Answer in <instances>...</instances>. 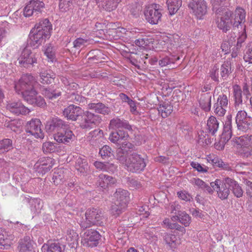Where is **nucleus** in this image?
<instances>
[{
	"instance_id": "a18cd8bd",
	"label": "nucleus",
	"mask_w": 252,
	"mask_h": 252,
	"mask_svg": "<svg viewBox=\"0 0 252 252\" xmlns=\"http://www.w3.org/2000/svg\"><path fill=\"white\" fill-rule=\"evenodd\" d=\"M98 2H102L106 10L111 11L116 8L121 0H96Z\"/></svg>"
},
{
	"instance_id": "aec40b11",
	"label": "nucleus",
	"mask_w": 252,
	"mask_h": 252,
	"mask_svg": "<svg viewBox=\"0 0 252 252\" xmlns=\"http://www.w3.org/2000/svg\"><path fill=\"white\" fill-rule=\"evenodd\" d=\"M6 108L11 113L17 115H26L30 112L29 109L20 101L8 102L6 105Z\"/></svg>"
},
{
	"instance_id": "cd10ccee",
	"label": "nucleus",
	"mask_w": 252,
	"mask_h": 252,
	"mask_svg": "<svg viewBox=\"0 0 252 252\" xmlns=\"http://www.w3.org/2000/svg\"><path fill=\"white\" fill-rule=\"evenodd\" d=\"M148 55L146 53L142 52L140 51H138L136 53L131 52L130 53L129 57V59L130 63L135 66H138V63H141L144 62L146 63L145 60L148 58Z\"/></svg>"
},
{
	"instance_id": "3c124183",
	"label": "nucleus",
	"mask_w": 252,
	"mask_h": 252,
	"mask_svg": "<svg viewBox=\"0 0 252 252\" xmlns=\"http://www.w3.org/2000/svg\"><path fill=\"white\" fill-rule=\"evenodd\" d=\"M89 60L90 61H100L105 60L106 56L104 55L99 50H93L90 52Z\"/></svg>"
},
{
	"instance_id": "f03ea898",
	"label": "nucleus",
	"mask_w": 252,
	"mask_h": 252,
	"mask_svg": "<svg viewBox=\"0 0 252 252\" xmlns=\"http://www.w3.org/2000/svg\"><path fill=\"white\" fill-rule=\"evenodd\" d=\"M242 148L239 153L243 158L252 156V135L246 134L235 138L234 141Z\"/></svg>"
},
{
	"instance_id": "bf43d9fd",
	"label": "nucleus",
	"mask_w": 252,
	"mask_h": 252,
	"mask_svg": "<svg viewBox=\"0 0 252 252\" xmlns=\"http://www.w3.org/2000/svg\"><path fill=\"white\" fill-rule=\"evenodd\" d=\"M246 27V26H244V28H243L242 31L241 32H240V34L237 39V44L236 46L237 50L240 49V48L242 46V44L245 42V41L247 38Z\"/></svg>"
},
{
	"instance_id": "c85d7f7f",
	"label": "nucleus",
	"mask_w": 252,
	"mask_h": 252,
	"mask_svg": "<svg viewBox=\"0 0 252 252\" xmlns=\"http://www.w3.org/2000/svg\"><path fill=\"white\" fill-rule=\"evenodd\" d=\"M212 94L210 93H202L199 99L200 107L205 111H210L211 107Z\"/></svg>"
},
{
	"instance_id": "a211bd4d",
	"label": "nucleus",
	"mask_w": 252,
	"mask_h": 252,
	"mask_svg": "<svg viewBox=\"0 0 252 252\" xmlns=\"http://www.w3.org/2000/svg\"><path fill=\"white\" fill-rule=\"evenodd\" d=\"M34 243L29 236L20 239L17 249L19 252H35Z\"/></svg>"
},
{
	"instance_id": "1a4fd4ad",
	"label": "nucleus",
	"mask_w": 252,
	"mask_h": 252,
	"mask_svg": "<svg viewBox=\"0 0 252 252\" xmlns=\"http://www.w3.org/2000/svg\"><path fill=\"white\" fill-rule=\"evenodd\" d=\"M82 119L80 122V126L83 129H90L94 126L97 125L101 122V118L98 115H95L89 111H83Z\"/></svg>"
},
{
	"instance_id": "6e6d98bb",
	"label": "nucleus",
	"mask_w": 252,
	"mask_h": 252,
	"mask_svg": "<svg viewBox=\"0 0 252 252\" xmlns=\"http://www.w3.org/2000/svg\"><path fill=\"white\" fill-rule=\"evenodd\" d=\"M99 153L101 157L104 159H107L113 156V151H112V149L107 145L103 146L100 149Z\"/></svg>"
},
{
	"instance_id": "052dcab7",
	"label": "nucleus",
	"mask_w": 252,
	"mask_h": 252,
	"mask_svg": "<svg viewBox=\"0 0 252 252\" xmlns=\"http://www.w3.org/2000/svg\"><path fill=\"white\" fill-rule=\"evenodd\" d=\"M243 59L246 62L249 63H252V43L250 42L248 44L245 53H244Z\"/></svg>"
},
{
	"instance_id": "4468645a",
	"label": "nucleus",
	"mask_w": 252,
	"mask_h": 252,
	"mask_svg": "<svg viewBox=\"0 0 252 252\" xmlns=\"http://www.w3.org/2000/svg\"><path fill=\"white\" fill-rule=\"evenodd\" d=\"M189 6L199 19H201L207 13V4L205 0H192Z\"/></svg>"
},
{
	"instance_id": "5701e85b",
	"label": "nucleus",
	"mask_w": 252,
	"mask_h": 252,
	"mask_svg": "<svg viewBox=\"0 0 252 252\" xmlns=\"http://www.w3.org/2000/svg\"><path fill=\"white\" fill-rule=\"evenodd\" d=\"M74 136V135L72 131L69 129L68 127L58 132L55 135L54 139L58 143L66 144L71 141Z\"/></svg>"
},
{
	"instance_id": "13d9d810",
	"label": "nucleus",
	"mask_w": 252,
	"mask_h": 252,
	"mask_svg": "<svg viewBox=\"0 0 252 252\" xmlns=\"http://www.w3.org/2000/svg\"><path fill=\"white\" fill-rule=\"evenodd\" d=\"M60 79L66 87L67 90H76L78 87L77 84L72 82L71 80H69V79L65 76H61Z\"/></svg>"
},
{
	"instance_id": "412c9836",
	"label": "nucleus",
	"mask_w": 252,
	"mask_h": 252,
	"mask_svg": "<svg viewBox=\"0 0 252 252\" xmlns=\"http://www.w3.org/2000/svg\"><path fill=\"white\" fill-rule=\"evenodd\" d=\"M109 127L113 129H125L129 131L132 130L131 126L127 121L119 117L114 118L110 121Z\"/></svg>"
},
{
	"instance_id": "c9c22d12",
	"label": "nucleus",
	"mask_w": 252,
	"mask_h": 252,
	"mask_svg": "<svg viewBox=\"0 0 252 252\" xmlns=\"http://www.w3.org/2000/svg\"><path fill=\"white\" fill-rule=\"evenodd\" d=\"M191 183L200 188L204 191L210 194L213 193V189L211 185L209 186L203 181L198 178H193L191 180Z\"/></svg>"
},
{
	"instance_id": "c03bdc74",
	"label": "nucleus",
	"mask_w": 252,
	"mask_h": 252,
	"mask_svg": "<svg viewBox=\"0 0 252 252\" xmlns=\"http://www.w3.org/2000/svg\"><path fill=\"white\" fill-rule=\"evenodd\" d=\"M13 148L12 140L5 138L0 140V154H5Z\"/></svg>"
},
{
	"instance_id": "dca6fc26",
	"label": "nucleus",
	"mask_w": 252,
	"mask_h": 252,
	"mask_svg": "<svg viewBox=\"0 0 252 252\" xmlns=\"http://www.w3.org/2000/svg\"><path fill=\"white\" fill-rule=\"evenodd\" d=\"M134 147V145L131 143L124 142L122 146H120V147L117 149L116 151V158L122 163L125 164L127 163V156L130 155V149Z\"/></svg>"
},
{
	"instance_id": "b1692460",
	"label": "nucleus",
	"mask_w": 252,
	"mask_h": 252,
	"mask_svg": "<svg viewBox=\"0 0 252 252\" xmlns=\"http://www.w3.org/2000/svg\"><path fill=\"white\" fill-rule=\"evenodd\" d=\"M113 196L116 204L127 206L129 201V193L127 190L122 189H118L114 193Z\"/></svg>"
},
{
	"instance_id": "473e14b6",
	"label": "nucleus",
	"mask_w": 252,
	"mask_h": 252,
	"mask_svg": "<svg viewBox=\"0 0 252 252\" xmlns=\"http://www.w3.org/2000/svg\"><path fill=\"white\" fill-rule=\"evenodd\" d=\"M14 239L13 236L7 237L6 232L0 228V246L1 249H8L12 244V241Z\"/></svg>"
},
{
	"instance_id": "6e6552de",
	"label": "nucleus",
	"mask_w": 252,
	"mask_h": 252,
	"mask_svg": "<svg viewBox=\"0 0 252 252\" xmlns=\"http://www.w3.org/2000/svg\"><path fill=\"white\" fill-rule=\"evenodd\" d=\"M236 123L240 130L246 131L252 129V118L248 116L245 111L240 110L238 112L236 116Z\"/></svg>"
},
{
	"instance_id": "e2e57ef3",
	"label": "nucleus",
	"mask_w": 252,
	"mask_h": 252,
	"mask_svg": "<svg viewBox=\"0 0 252 252\" xmlns=\"http://www.w3.org/2000/svg\"><path fill=\"white\" fill-rule=\"evenodd\" d=\"M44 54L51 61L53 62L55 56V49L54 47L51 44L47 45L45 47Z\"/></svg>"
},
{
	"instance_id": "7c9ffc66",
	"label": "nucleus",
	"mask_w": 252,
	"mask_h": 252,
	"mask_svg": "<svg viewBox=\"0 0 252 252\" xmlns=\"http://www.w3.org/2000/svg\"><path fill=\"white\" fill-rule=\"evenodd\" d=\"M163 238L167 247L171 249H175L180 244V241L177 236L171 233H164Z\"/></svg>"
},
{
	"instance_id": "ea45409f",
	"label": "nucleus",
	"mask_w": 252,
	"mask_h": 252,
	"mask_svg": "<svg viewBox=\"0 0 252 252\" xmlns=\"http://www.w3.org/2000/svg\"><path fill=\"white\" fill-rule=\"evenodd\" d=\"M42 251L44 252H63L60 244L56 242H48L44 244Z\"/></svg>"
},
{
	"instance_id": "9d476101",
	"label": "nucleus",
	"mask_w": 252,
	"mask_h": 252,
	"mask_svg": "<svg viewBox=\"0 0 252 252\" xmlns=\"http://www.w3.org/2000/svg\"><path fill=\"white\" fill-rule=\"evenodd\" d=\"M231 14L230 18L233 24V28H238L239 26L244 28L246 22V11L244 9L238 7L234 11L227 10Z\"/></svg>"
},
{
	"instance_id": "9b49d317",
	"label": "nucleus",
	"mask_w": 252,
	"mask_h": 252,
	"mask_svg": "<svg viewBox=\"0 0 252 252\" xmlns=\"http://www.w3.org/2000/svg\"><path fill=\"white\" fill-rule=\"evenodd\" d=\"M213 191L217 192L218 197L221 200L227 199L229 193V188L227 187V183H225V178L222 180L216 179L215 182L210 183Z\"/></svg>"
},
{
	"instance_id": "603ef678",
	"label": "nucleus",
	"mask_w": 252,
	"mask_h": 252,
	"mask_svg": "<svg viewBox=\"0 0 252 252\" xmlns=\"http://www.w3.org/2000/svg\"><path fill=\"white\" fill-rule=\"evenodd\" d=\"M29 3L35 13V16L41 12V9L44 7V3L39 0H31L29 1Z\"/></svg>"
},
{
	"instance_id": "a19ab883",
	"label": "nucleus",
	"mask_w": 252,
	"mask_h": 252,
	"mask_svg": "<svg viewBox=\"0 0 252 252\" xmlns=\"http://www.w3.org/2000/svg\"><path fill=\"white\" fill-rule=\"evenodd\" d=\"M207 126L209 132L214 135L219 127V123L216 117L212 116L208 120Z\"/></svg>"
},
{
	"instance_id": "4d7b16f0",
	"label": "nucleus",
	"mask_w": 252,
	"mask_h": 252,
	"mask_svg": "<svg viewBox=\"0 0 252 252\" xmlns=\"http://www.w3.org/2000/svg\"><path fill=\"white\" fill-rule=\"evenodd\" d=\"M212 139L205 132L202 131L199 134L198 142L202 146L208 145L212 143Z\"/></svg>"
},
{
	"instance_id": "7ed1b4c3",
	"label": "nucleus",
	"mask_w": 252,
	"mask_h": 252,
	"mask_svg": "<svg viewBox=\"0 0 252 252\" xmlns=\"http://www.w3.org/2000/svg\"><path fill=\"white\" fill-rule=\"evenodd\" d=\"M126 166L130 172H140L144 169L146 163L140 155L133 152L128 156Z\"/></svg>"
},
{
	"instance_id": "864d4df0",
	"label": "nucleus",
	"mask_w": 252,
	"mask_h": 252,
	"mask_svg": "<svg viewBox=\"0 0 252 252\" xmlns=\"http://www.w3.org/2000/svg\"><path fill=\"white\" fill-rule=\"evenodd\" d=\"M126 207V206L116 204V203L115 202L111 207L110 213L112 215L117 217L124 211Z\"/></svg>"
},
{
	"instance_id": "de8ad7c7",
	"label": "nucleus",
	"mask_w": 252,
	"mask_h": 252,
	"mask_svg": "<svg viewBox=\"0 0 252 252\" xmlns=\"http://www.w3.org/2000/svg\"><path fill=\"white\" fill-rule=\"evenodd\" d=\"M78 239V235L74 230L72 229L67 230L66 240L68 245L74 246L75 244H77Z\"/></svg>"
},
{
	"instance_id": "f8f14e48",
	"label": "nucleus",
	"mask_w": 252,
	"mask_h": 252,
	"mask_svg": "<svg viewBox=\"0 0 252 252\" xmlns=\"http://www.w3.org/2000/svg\"><path fill=\"white\" fill-rule=\"evenodd\" d=\"M18 61L21 66L25 68L30 67L31 66H33L34 63H37V59L35 57V55L27 47L23 50L18 59Z\"/></svg>"
},
{
	"instance_id": "8fccbe9b",
	"label": "nucleus",
	"mask_w": 252,
	"mask_h": 252,
	"mask_svg": "<svg viewBox=\"0 0 252 252\" xmlns=\"http://www.w3.org/2000/svg\"><path fill=\"white\" fill-rule=\"evenodd\" d=\"M42 93L45 97L51 99L57 98L61 95L60 91L51 90L50 88H43Z\"/></svg>"
},
{
	"instance_id": "69168bd1",
	"label": "nucleus",
	"mask_w": 252,
	"mask_h": 252,
	"mask_svg": "<svg viewBox=\"0 0 252 252\" xmlns=\"http://www.w3.org/2000/svg\"><path fill=\"white\" fill-rule=\"evenodd\" d=\"M89 40L82 38H78L73 42V47L77 49L82 48L87 45Z\"/></svg>"
},
{
	"instance_id": "423d86ee",
	"label": "nucleus",
	"mask_w": 252,
	"mask_h": 252,
	"mask_svg": "<svg viewBox=\"0 0 252 252\" xmlns=\"http://www.w3.org/2000/svg\"><path fill=\"white\" fill-rule=\"evenodd\" d=\"M41 126L42 124L39 119H32L27 123L25 130L27 133L35 138L43 139L44 135Z\"/></svg>"
},
{
	"instance_id": "bb28decb",
	"label": "nucleus",
	"mask_w": 252,
	"mask_h": 252,
	"mask_svg": "<svg viewBox=\"0 0 252 252\" xmlns=\"http://www.w3.org/2000/svg\"><path fill=\"white\" fill-rule=\"evenodd\" d=\"M225 183L229 187V190L232 191L235 197L240 198L243 196V190L237 181L232 178L227 177L225 178Z\"/></svg>"
},
{
	"instance_id": "338daca9",
	"label": "nucleus",
	"mask_w": 252,
	"mask_h": 252,
	"mask_svg": "<svg viewBox=\"0 0 252 252\" xmlns=\"http://www.w3.org/2000/svg\"><path fill=\"white\" fill-rule=\"evenodd\" d=\"M219 68L217 65H214L210 70L209 72V76L215 82H219Z\"/></svg>"
},
{
	"instance_id": "4c0bfd02",
	"label": "nucleus",
	"mask_w": 252,
	"mask_h": 252,
	"mask_svg": "<svg viewBox=\"0 0 252 252\" xmlns=\"http://www.w3.org/2000/svg\"><path fill=\"white\" fill-rule=\"evenodd\" d=\"M158 113L161 114L163 118L167 117L173 111V107L169 102H163L158 107Z\"/></svg>"
},
{
	"instance_id": "393cba45",
	"label": "nucleus",
	"mask_w": 252,
	"mask_h": 252,
	"mask_svg": "<svg viewBox=\"0 0 252 252\" xmlns=\"http://www.w3.org/2000/svg\"><path fill=\"white\" fill-rule=\"evenodd\" d=\"M39 74V81L43 84L52 83L56 77L55 74L50 69H41Z\"/></svg>"
},
{
	"instance_id": "a878e982",
	"label": "nucleus",
	"mask_w": 252,
	"mask_h": 252,
	"mask_svg": "<svg viewBox=\"0 0 252 252\" xmlns=\"http://www.w3.org/2000/svg\"><path fill=\"white\" fill-rule=\"evenodd\" d=\"M232 58H228L220 66V74L222 80H227L233 70Z\"/></svg>"
},
{
	"instance_id": "79ce46f5",
	"label": "nucleus",
	"mask_w": 252,
	"mask_h": 252,
	"mask_svg": "<svg viewBox=\"0 0 252 252\" xmlns=\"http://www.w3.org/2000/svg\"><path fill=\"white\" fill-rule=\"evenodd\" d=\"M22 94L24 99L30 104H33L35 97L37 94L34 88L20 92Z\"/></svg>"
},
{
	"instance_id": "39448f33",
	"label": "nucleus",
	"mask_w": 252,
	"mask_h": 252,
	"mask_svg": "<svg viewBox=\"0 0 252 252\" xmlns=\"http://www.w3.org/2000/svg\"><path fill=\"white\" fill-rule=\"evenodd\" d=\"M100 238V234L96 230L87 229L82 235L81 243L84 246L93 248L97 246Z\"/></svg>"
},
{
	"instance_id": "f3484780",
	"label": "nucleus",
	"mask_w": 252,
	"mask_h": 252,
	"mask_svg": "<svg viewBox=\"0 0 252 252\" xmlns=\"http://www.w3.org/2000/svg\"><path fill=\"white\" fill-rule=\"evenodd\" d=\"M54 164L53 159L50 158H40L34 165L38 173L42 175L50 170Z\"/></svg>"
},
{
	"instance_id": "f704fd0d",
	"label": "nucleus",
	"mask_w": 252,
	"mask_h": 252,
	"mask_svg": "<svg viewBox=\"0 0 252 252\" xmlns=\"http://www.w3.org/2000/svg\"><path fill=\"white\" fill-rule=\"evenodd\" d=\"M233 97L235 107L238 109L242 108L243 105L242 91L241 88L238 86L233 87Z\"/></svg>"
},
{
	"instance_id": "6ab92c4d",
	"label": "nucleus",
	"mask_w": 252,
	"mask_h": 252,
	"mask_svg": "<svg viewBox=\"0 0 252 252\" xmlns=\"http://www.w3.org/2000/svg\"><path fill=\"white\" fill-rule=\"evenodd\" d=\"M128 137L129 135L127 132L119 129L118 131L112 132L110 134L109 139L113 143L117 144L119 146H122V144L125 142L129 143L127 141Z\"/></svg>"
},
{
	"instance_id": "e433bc0d",
	"label": "nucleus",
	"mask_w": 252,
	"mask_h": 252,
	"mask_svg": "<svg viewBox=\"0 0 252 252\" xmlns=\"http://www.w3.org/2000/svg\"><path fill=\"white\" fill-rule=\"evenodd\" d=\"M75 167L80 173H86L89 168L87 159L79 157L76 159Z\"/></svg>"
},
{
	"instance_id": "58836bf2",
	"label": "nucleus",
	"mask_w": 252,
	"mask_h": 252,
	"mask_svg": "<svg viewBox=\"0 0 252 252\" xmlns=\"http://www.w3.org/2000/svg\"><path fill=\"white\" fill-rule=\"evenodd\" d=\"M42 150L44 153H55L61 151V147L58 143L46 142L43 144Z\"/></svg>"
},
{
	"instance_id": "680f3d73",
	"label": "nucleus",
	"mask_w": 252,
	"mask_h": 252,
	"mask_svg": "<svg viewBox=\"0 0 252 252\" xmlns=\"http://www.w3.org/2000/svg\"><path fill=\"white\" fill-rule=\"evenodd\" d=\"M53 122L55 125L56 131H62L68 127V125L64 121L58 118H53Z\"/></svg>"
},
{
	"instance_id": "2eb2a0df",
	"label": "nucleus",
	"mask_w": 252,
	"mask_h": 252,
	"mask_svg": "<svg viewBox=\"0 0 252 252\" xmlns=\"http://www.w3.org/2000/svg\"><path fill=\"white\" fill-rule=\"evenodd\" d=\"M63 113L67 120L76 121L82 116L83 110L78 106L70 104L64 109Z\"/></svg>"
},
{
	"instance_id": "2f4dec72",
	"label": "nucleus",
	"mask_w": 252,
	"mask_h": 252,
	"mask_svg": "<svg viewBox=\"0 0 252 252\" xmlns=\"http://www.w3.org/2000/svg\"><path fill=\"white\" fill-rule=\"evenodd\" d=\"M99 187L106 189L109 185H113L116 182L115 178L106 174H101L98 176L97 181Z\"/></svg>"
},
{
	"instance_id": "72a5a7b5",
	"label": "nucleus",
	"mask_w": 252,
	"mask_h": 252,
	"mask_svg": "<svg viewBox=\"0 0 252 252\" xmlns=\"http://www.w3.org/2000/svg\"><path fill=\"white\" fill-rule=\"evenodd\" d=\"M33 29L40 32L43 31V32L50 35L52 26L48 19H44L36 24Z\"/></svg>"
},
{
	"instance_id": "0eeeda50",
	"label": "nucleus",
	"mask_w": 252,
	"mask_h": 252,
	"mask_svg": "<svg viewBox=\"0 0 252 252\" xmlns=\"http://www.w3.org/2000/svg\"><path fill=\"white\" fill-rule=\"evenodd\" d=\"M144 14L147 21L151 24H157L161 20L162 16L161 9L159 6L152 4L146 8Z\"/></svg>"
},
{
	"instance_id": "09e8293b",
	"label": "nucleus",
	"mask_w": 252,
	"mask_h": 252,
	"mask_svg": "<svg viewBox=\"0 0 252 252\" xmlns=\"http://www.w3.org/2000/svg\"><path fill=\"white\" fill-rule=\"evenodd\" d=\"M30 205L31 210L33 214H37L40 212L42 205L41 201L38 198H30L29 201Z\"/></svg>"
},
{
	"instance_id": "4be33fe9",
	"label": "nucleus",
	"mask_w": 252,
	"mask_h": 252,
	"mask_svg": "<svg viewBox=\"0 0 252 252\" xmlns=\"http://www.w3.org/2000/svg\"><path fill=\"white\" fill-rule=\"evenodd\" d=\"M231 14L229 12L225 11L220 17V20L217 21V26L218 28L224 32H226L233 27V24L230 18Z\"/></svg>"
},
{
	"instance_id": "20e7f679",
	"label": "nucleus",
	"mask_w": 252,
	"mask_h": 252,
	"mask_svg": "<svg viewBox=\"0 0 252 252\" xmlns=\"http://www.w3.org/2000/svg\"><path fill=\"white\" fill-rule=\"evenodd\" d=\"M36 85H39L35 77L31 74H26L15 83V89L20 94V92L34 89Z\"/></svg>"
},
{
	"instance_id": "5fc2aeb1",
	"label": "nucleus",
	"mask_w": 252,
	"mask_h": 252,
	"mask_svg": "<svg viewBox=\"0 0 252 252\" xmlns=\"http://www.w3.org/2000/svg\"><path fill=\"white\" fill-rule=\"evenodd\" d=\"M68 99L69 101L77 104L84 103L86 101V98L85 97L74 93L70 94Z\"/></svg>"
},
{
	"instance_id": "f257e3e1",
	"label": "nucleus",
	"mask_w": 252,
	"mask_h": 252,
	"mask_svg": "<svg viewBox=\"0 0 252 252\" xmlns=\"http://www.w3.org/2000/svg\"><path fill=\"white\" fill-rule=\"evenodd\" d=\"M106 220L107 218L101 209L92 208L86 211L85 218H82L79 223L81 228L86 229L93 225L103 226L106 223Z\"/></svg>"
},
{
	"instance_id": "49530a36",
	"label": "nucleus",
	"mask_w": 252,
	"mask_h": 252,
	"mask_svg": "<svg viewBox=\"0 0 252 252\" xmlns=\"http://www.w3.org/2000/svg\"><path fill=\"white\" fill-rule=\"evenodd\" d=\"M65 175L64 169L60 168L57 169L54 173L52 180L55 185H58L64 181Z\"/></svg>"
},
{
	"instance_id": "37998d69",
	"label": "nucleus",
	"mask_w": 252,
	"mask_h": 252,
	"mask_svg": "<svg viewBox=\"0 0 252 252\" xmlns=\"http://www.w3.org/2000/svg\"><path fill=\"white\" fill-rule=\"evenodd\" d=\"M168 10L170 15L174 14L181 6L182 0H167L166 1Z\"/></svg>"
},
{
	"instance_id": "0e129e2a",
	"label": "nucleus",
	"mask_w": 252,
	"mask_h": 252,
	"mask_svg": "<svg viewBox=\"0 0 252 252\" xmlns=\"http://www.w3.org/2000/svg\"><path fill=\"white\" fill-rule=\"evenodd\" d=\"M179 221L185 226H189L190 222V217L185 212H179Z\"/></svg>"
},
{
	"instance_id": "774afa93",
	"label": "nucleus",
	"mask_w": 252,
	"mask_h": 252,
	"mask_svg": "<svg viewBox=\"0 0 252 252\" xmlns=\"http://www.w3.org/2000/svg\"><path fill=\"white\" fill-rule=\"evenodd\" d=\"M59 8L63 11H66L69 9L70 4L72 3L71 0H59Z\"/></svg>"
},
{
	"instance_id": "ddd939ff",
	"label": "nucleus",
	"mask_w": 252,
	"mask_h": 252,
	"mask_svg": "<svg viewBox=\"0 0 252 252\" xmlns=\"http://www.w3.org/2000/svg\"><path fill=\"white\" fill-rule=\"evenodd\" d=\"M29 36L31 40L30 43L31 46L36 48L44 43L47 39L49 38L50 35L43 32V31L40 32L33 29L31 30Z\"/></svg>"
},
{
	"instance_id": "c756f323",
	"label": "nucleus",
	"mask_w": 252,
	"mask_h": 252,
	"mask_svg": "<svg viewBox=\"0 0 252 252\" xmlns=\"http://www.w3.org/2000/svg\"><path fill=\"white\" fill-rule=\"evenodd\" d=\"M88 108L103 115H108L111 112L110 108L101 102L90 103L88 104Z\"/></svg>"
}]
</instances>
